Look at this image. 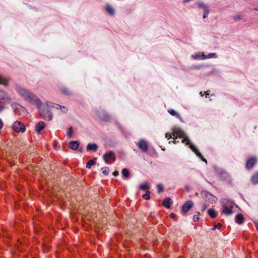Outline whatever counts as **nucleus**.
I'll return each mask as SVG.
<instances>
[{"instance_id": "393cba45", "label": "nucleus", "mask_w": 258, "mask_h": 258, "mask_svg": "<svg viewBox=\"0 0 258 258\" xmlns=\"http://www.w3.org/2000/svg\"><path fill=\"white\" fill-rule=\"evenodd\" d=\"M217 55L216 53H210L208 55H205V58L206 59H209L211 58H217Z\"/></svg>"}, {"instance_id": "aec40b11", "label": "nucleus", "mask_w": 258, "mask_h": 258, "mask_svg": "<svg viewBox=\"0 0 258 258\" xmlns=\"http://www.w3.org/2000/svg\"><path fill=\"white\" fill-rule=\"evenodd\" d=\"M98 148V146L95 144H89L87 147V150L88 151L93 150L96 151Z\"/></svg>"}, {"instance_id": "c9c22d12", "label": "nucleus", "mask_w": 258, "mask_h": 258, "mask_svg": "<svg viewBox=\"0 0 258 258\" xmlns=\"http://www.w3.org/2000/svg\"><path fill=\"white\" fill-rule=\"evenodd\" d=\"M3 102H0V111H1L4 108V105L2 104Z\"/></svg>"}, {"instance_id": "a19ab883", "label": "nucleus", "mask_w": 258, "mask_h": 258, "mask_svg": "<svg viewBox=\"0 0 258 258\" xmlns=\"http://www.w3.org/2000/svg\"><path fill=\"white\" fill-rule=\"evenodd\" d=\"M255 227H256V229H257V230H258V224H257H257H255Z\"/></svg>"}, {"instance_id": "58836bf2", "label": "nucleus", "mask_w": 258, "mask_h": 258, "mask_svg": "<svg viewBox=\"0 0 258 258\" xmlns=\"http://www.w3.org/2000/svg\"><path fill=\"white\" fill-rule=\"evenodd\" d=\"M113 174L114 176H117L118 175L119 172L118 171H115V172H113Z\"/></svg>"}, {"instance_id": "e433bc0d", "label": "nucleus", "mask_w": 258, "mask_h": 258, "mask_svg": "<svg viewBox=\"0 0 258 258\" xmlns=\"http://www.w3.org/2000/svg\"><path fill=\"white\" fill-rule=\"evenodd\" d=\"M3 127V122L2 119L0 118V130L2 129Z\"/></svg>"}, {"instance_id": "37998d69", "label": "nucleus", "mask_w": 258, "mask_h": 258, "mask_svg": "<svg viewBox=\"0 0 258 258\" xmlns=\"http://www.w3.org/2000/svg\"><path fill=\"white\" fill-rule=\"evenodd\" d=\"M200 95H201L202 96H203V93H202V92L200 93Z\"/></svg>"}, {"instance_id": "f03ea898", "label": "nucleus", "mask_w": 258, "mask_h": 258, "mask_svg": "<svg viewBox=\"0 0 258 258\" xmlns=\"http://www.w3.org/2000/svg\"><path fill=\"white\" fill-rule=\"evenodd\" d=\"M16 90L25 101L35 105L37 109H40L41 107L42 102L40 99L30 91L18 85L16 86Z\"/></svg>"}, {"instance_id": "423d86ee", "label": "nucleus", "mask_w": 258, "mask_h": 258, "mask_svg": "<svg viewBox=\"0 0 258 258\" xmlns=\"http://www.w3.org/2000/svg\"><path fill=\"white\" fill-rule=\"evenodd\" d=\"M201 195L204 199L212 203H215L217 202V198L207 191H202Z\"/></svg>"}, {"instance_id": "a211bd4d", "label": "nucleus", "mask_w": 258, "mask_h": 258, "mask_svg": "<svg viewBox=\"0 0 258 258\" xmlns=\"http://www.w3.org/2000/svg\"><path fill=\"white\" fill-rule=\"evenodd\" d=\"M172 200L170 198L166 199L163 202V205L167 209H169L170 208V205L171 204Z\"/></svg>"}, {"instance_id": "39448f33", "label": "nucleus", "mask_w": 258, "mask_h": 258, "mask_svg": "<svg viewBox=\"0 0 258 258\" xmlns=\"http://www.w3.org/2000/svg\"><path fill=\"white\" fill-rule=\"evenodd\" d=\"M12 128L16 133H24L26 131L25 125L20 121H15L13 124Z\"/></svg>"}, {"instance_id": "4be33fe9", "label": "nucleus", "mask_w": 258, "mask_h": 258, "mask_svg": "<svg viewBox=\"0 0 258 258\" xmlns=\"http://www.w3.org/2000/svg\"><path fill=\"white\" fill-rule=\"evenodd\" d=\"M209 215L212 218H215L217 216V213L212 209H210L208 211Z\"/></svg>"}, {"instance_id": "79ce46f5", "label": "nucleus", "mask_w": 258, "mask_h": 258, "mask_svg": "<svg viewBox=\"0 0 258 258\" xmlns=\"http://www.w3.org/2000/svg\"><path fill=\"white\" fill-rule=\"evenodd\" d=\"M206 93V97L208 96V95H209V93H208V92H205Z\"/></svg>"}, {"instance_id": "4c0bfd02", "label": "nucleus", "mask_w": 258, "mask_h": 258, "mask_svg": "<svg viewBox=\"0 0 258 258\" xmlns=\"http://www.w3.org/2000/svg\"><path fill=\"white\" fill-rule=\"evenodd\" d=\"M222 226V225L220 223H218L217 224V225L216 226L215 228H217L218 229H220Z\"/></svg>"}, {"instance_id": "ddd939ff", "label": "nucleus", "mask_w": 258, "mask_h": 258, "mask_svg": "<svg viewBox=\"0 0 258 258\" xmlns=\"http://www.w3.org/2000/svg\"><path fill=\"white\" fill-rule=\"evenodd\" d=\"M10 100V98L6 93L0 90V102H8Z\"/></svg>"}, {"instance_id": "7c9ffc66", "label": "nucleus", "mask_w": 258, "mask_h": 258, "mask_svg": "<svg viewBox=\"0 0 258 258\" xmlns=\"http://www.w3.org/2000/svg\"><path fill=\"white\" fill-rule=\"evenodd\" d=\"M233 19L235 21H238L242 19V16L240 15H236L233 16Z\"/></svg>"}, {"instance_id": "f3484780", "label": "nucleus", "mask_w": 258, "mask_h": 258, "mask_svg": "<svg viewBox=\"0 0 258 258\" xmlns=\"http://www.w3.org/2000/svg\"><path fill=\"white\" fill-rule=\"evenodd\" d=\"M79 146V142L78 141H72L69 143L70 148L73 150H77Z\"/></svg>"}, {"instance_id": "7ed1b4c3", "label": "nucleus", "mask_w": 258, "mask_h": 258, "mask_svg": "<svg viewBox=\"0 0 258 258\" xmlns=\"http://www.w3.org/2000/svg\"><path fill=\"white\" fill-rule=\"evenodd\" d=\"M221 204L222 207V213L229 216L235 212L238 207L231 201L228 199H223Z\"/></svg>"}, {"instance_id": "a878e982", "label": "nucleus", "mask_w": 258, "mask_h": 258, "mask_svg": "<svg viewBox=\"0 0 258 258\" xmlns=\"http://www.w3.org/2000/svg\"><path fill=\"white\" fill-rule=\"evenodd\" d=\"M251 180L252 182L255 184L258 183V172L253 175Z\"/></svg>"}, {"instance_id": "20e7f679", "label": "nucleus", "mask_w": 258, "mask_h": 258, "mask_svg": "<svg viewBox=\"0 0 258 258\" xmlns=\"http://www.w3.org/2000/svg\"><path fill=\"white\" fill-rule=\"evenodd\" d=\"M196 5L198 8L204 11L203 15V19L207 18L210 12L209 6L205 3L201 1L196 3Z\"/></svg>"}, {"instance_id": "2f4dec72", "label": "nucleus", "mask_w": 258, "mask_h": 258, "mask_svg": "<svg viewBox=\"0 0 258 258\" xmlns=\"http://www.w3.org/2000/svg\"><path fill=\"white\" fill-rule=\"evenodd\" d=\"M73 130L71 127L68 130L67 135L68 137H69V138H72L73 136Z\"/></svg>"}, {"instance_id": "dca6fc26", "label": "nucleus", "mask_w": 258, "mask_h": 258, "mask_svg": "<svg viewBox=\"0 0 258 258\" xmlns=\"http://www.w3.org/2000/svg\"><path fill=\"white\" fill-rule=\"evenodd\" d=\"M256 162V159L254 158H251L249 160H247L246 166V167L248 169L251 168L254 164Z\"/></svg>"}, {"instance_id": "ea45409f", "label": "nucleus", "mask_w": 258, "mask_h": 258, "mask_svg": "<svg viewBox=\"0 0 258 258\" xmlns=\"http://www.w3.org/2000/svg\"><path fill=\"white\" fill-rule=\"evenodd\" d=\"M175 217V214L173 213H171L170 214V217L171 218H173Z\"/></svg>"}, {"instance_id": "b1692460", "label": "nucleus", "mask_w": 258, "mask_h": 258, "mask_svg": "<svg viewBox=\"0 0 258 258\" xmlns=\"http://www.w3.org/2000/svg\"><path fill=\"white\" fill-rule=\"evenodd\" d=\"M122 174L123 177L127 178L130 175V171L127 169L124 168L122 170Z\"/></svg>"}, {"instance_id": "6e6552de", "label": "nucleus", "mask_w": 258, "mask_h": 258, "mask_svg": "<svg viewBox=\"0 0 258 258\" xmlns=\"http://www.w3.org/2000/svg\"><path fill=\"white\" fill-rule=\"evenodd\" d=\"M38 109L39 110V112L41 116L43 119L48 120L51 119L52 115L50 111H49L48 110H45L43 108H41V107L40 108V109Z\"/></svg>"}, {"instance_id": "2eb2a0df", "label": "nucleus", "mask_w": 258, "mask_h": 258, "mask_svg": "<svg viewBox=\"0 0 258 258\" xmlns=\"http://www.w3.org/2000/svg\"><path fill=\"white\" fill-rule=\"evenodd\" d=\"M205 55L202 52L194 54L191 56V57L196 60H203L205 59Z\"/></svg>"}, {"instance_id": "9b49d317", "label": "nucleus", "mask_w": 258, "mask_h": 258, "mask_svg": "<svg viewBox=\"0 0 258 258\" xmlns=\"http://www.w3.org/2000/svg\"><path fill=\"white\" fill-rule=\"evenodd\" d=\"M45 126V124L43 121H40L38 122L35 126V131L38 134H39L41 131H42Z\"/></svg>"}, {"instance_id": "f257e3e1", "label": "nucleus", "mask_w": 258, "mask_h": 258, "mask_svg": "<svg viewBox=\"0 0 258 258\" xmlns=\"http://www.w3.org/2000/svg\"><path fill=\"white\" fill-rule=\"evenodd\" d=\"M165 137L167 139L173 138L174 139V143L176 144L179 142L178 139H181V142L185 143L186 145H189V148L191 150L200 158L203 161L207 163V160L202 156V154L198 151L195 146L190 144V142L184 132L180 128H173L172 133H167L165 135Z\"/></svg>"}, {"instance_id": "412c9836", "label": "nucleus", "mask_w": 258, "mask_h": 258, "mask_svg": "<svg viewBox=\"0 0 258 258\" xmlns=\"http://www.w3.org/2000/svg\"><path fill=\"white\" fill-rule=\"evenodd\" d=\"M168 112L172 116H175L176 117L178 118H180V114L172 109H168Z\"/></svg>"}, {"instance_id": "cd10ccee", "label": "nucleus", "mask_w": 258, "mask_h": 258, "mask_svg": "<svg viewBox=\"0 0 258 258\" xmlns=\"http://www.w3.org/2000/svg\"><path fill=\"white\" fill-rule=\"evenodd\" d=\"M102 173L105 175H107L109 172V169L108 167H103L101 168Z\"/></svg>"}, {"instance_id": "c756f323", "label": "nucleus", "mask_w": 258, "mask_h": 258, "mask_svg": "<svg viewBox=\"0 0 258 258\" xmlns=\"http://www.w3.org/2000/svg\"><path fill=\"white\" fill-rule=\"evenodd\" d=\"M150 191L149 190H147L146 191V194H144L143 195V198L145 200H149L150 198Z\"/></svg>"}, {"instance_id": "473e14b6", "label": "nucleus", "mask_w": 258, "mask_h": 258, "mask_svg": "<svg viewBox=\"0 0 258 258\" xmlns=\"http://www.w3.org/2000/svg\"><path fill=\"white\" fill-rule=\"evenodd\" d=\"M157 189L158 192H162L163 191V186L161 184H158L157 185Z\"/></svg>"}, {"instance_id": "9d476101", "label": "nucleus", "mask_w": 258, "mask_h": 258, "mask_svg": "<svg viewBox=\"0 0 258 258\" xmlns=\"http://www.w3.org/2000/svg\"><path fill=\"white\" fill-rule=\"evenodd\" d=\"M138 147L144 152H147L148 149L147 142L143 140H141L139 142Z\"/></svg>"}, {"instance_id": "1a4fd4ad", "label": "nucleus", "mask_w": 258, "mask_h": 258, "mask_svg": "<svg viewBox=\"0 0 258 258\" xmlns=\"http://www.w3.org/2000/svg\"><path fill=\"white\" fill-rule=\"evenodd\" d=\"M48 106L53 107L57 110H59L62 113H66L68 111V108L64 106H61L57 104L49 102L47 103Z\"/></svg>"}, {"instance_id": "72a5a7b5", "label": "nucleus", "mask_w": 258, "mask_h": 258, "mask_svg": "<svg viewBox=\"0 0 258 258\" xmlns=\"http://www.w3.org/2000/svg\"><path fill=\"white\" fill-rule=\"evenodd\" d=\"M207 207H208V206L206 204V203H203L202 205V210L203 211H205L206 209H207Z\"/></svg>"}, {"instance_id": "f704fd0d", "label": "nucleus", "mask_w": 258, "mask_h": 258, "mask_svg": "<svg viewBox=\"0 0 258 258\" xmlns=\"http://www.w3.org/2000/svg\"><path fill=\"white\" fill-rule=\"evenodd\" d=\"M199 215H194L193 216V220L195 221H198L199 220Z\"/></svg>"}, {"instance_id": "bb28decb", "label": "nucleus", "mask_w": 258, "mask_h": 258, "mask_svg": "<svg viewBox=\"0 0 258 258\" xmlns=\"http://www.w3.org/2000/svg\"><path fill=\"white\" fill-rule=\"evenodd\" d=\"M95 161L93 160H89L86 164V167L87 168H90L91 166L94 165L95 164Z\"/></svg>"}, {"instance_id": "5701e85b", "label": "nucleus", "mask_w": 258, "mask_h": 258, "mask_svg": "<svg viewBox=\"0 0 258 258\" xmlns=\"http://www.w3.org/2000/svg\"><path fill=\"white\" fill-rule=\"evenodd\" d=\"M0 85H3L4 86H7L8 85V81L7 79L2 77L0 76Z\"/></svg>"}, {"instance_id": "f8f14e48", "label": "nucleus", "mask_w": 258, "mask_h": 258, "mask_svg": "<svg viewBox=\"0 0 258 258\" xmlns=\"http://www.w3.org/2000/svg\"><path fill=\"white\" fill-rule=\"evenodd\" d=\"M193 206V203L191 201H187L182 206V211L184 213L188 212Z\"/></svg>"}, {"instance_id": "0eeeda50", "label": "nucleus", "mask_w": 258, "mask_h": 258, "mask_svg": "<svg viewBox=\"0 0 258 258\" xmlns=\"http://www.w3.org/2000/svg\"><path fill=\"white\" fill-rule=\"evenodd\" d=\"M103 159L107 164H111L115 160V156L114 152L110 151L105 154L103 156Z\"/></svg>"}, {"instance_id": "c85d7f7f", "label": "nucleus", "mask_w": 258, "mask_h": 258, "mask_svg": "<svg viewBox=\"0 0 258 258\" xmlns=\"http://www.w3.org/2000/svg\"><path fill=\"white\" fill-rule=\"evenodd\" d=\"M140 188L142 190H145L149 188V185L147 182H145L140 185Z\"/></svg>"}, {"instance_id": "4468645a", "label": "nucleus", "mask_w": 258, "mask_h": 258, "mask_svg": "<svg viewBox=\"0 0 258 258\" xmlns=\"http://www.w3.org/2000/svg\"><path fill=\"white\" fill-rule=\"evenodd\" d=\"M105 9L106 12L110 15H114L115 14V10L114 8L110 5H106L105 6Z\"/></svg>"}, {"instance_id": "6ab92c4d", "label": "nucleus", "mask_w": 258, "mask_h": 258, "mask_svg": "<svg viewBox=\"0 0 258 258\" xmlns=\"http://www.w3.org/2000/svg\"><path fill=\"white\" fill-rule=\"evenodd\" d=\"M243 216L240 214H237L235 217L236 222L238 224H241L243 223Z\"/></svg>"}]
</instances>
